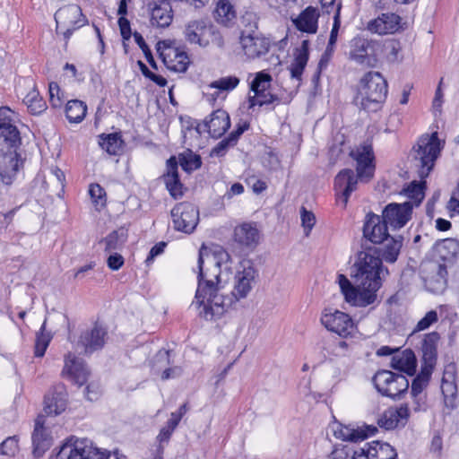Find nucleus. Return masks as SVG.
<instances>
[{"label": "nucleus", "instance_id": "obj_1", "mask_svg": "<svg viewBox=\"0 0 459 459\" xmlns=\"http://www.w3.org/2000/svg\"><path fill=\"white\" fill-rule=\"evenodd\" d=\"M204 246L199 250L197 261V289L195 291V305L198 309L200 317L206 321L221 318L232 304V299L219 294L221 290V262L213 258L212 264L204 268Z\"/></svg>", "mask_w": 459, "mask_h": 459}, {"label": "nucleus", "instance_id": "obj_2", "mask_svg": "<svg viewBox=\"0 0 459 459\" xmlns=\"http://www.w3.org/2000/svg\"><path fill=\"white\" fill-rule=\"evenodd\" d=\"M440 148L437 134L421 136L412 148V162L420 181L413 180L403 189L405 195L419 206L425 197L426 178L432 171Z\"/></svg>", "mask_w": 459, "mask_h": 459}, {"label": "nucleus", "instance_id": "obj_3", "mask_svg": "<svg viewBox=\"0 0 459 459\" xmlns=\"http://www.w3.org/2000/svg\"><path fill=\"white\" fill-rule=\"evenodd\" d=\"M387 94L388 84L381 73L369 71L359 80L353 103L359 110L375 113L382 108Z\"/></svg>", "mask_w": 459, "mask_h": 459}, {"label": "nucleus", "instance_id": "obj_4", "mask_svg": "<svg viewBox=\"0 0 459 459\" xmlns=\"http://www.w3.org/2000/svg\"><path fill=\"white\" fill-rule=\"evenodd\" d=\"M360 244L357 259L351 267V277L356 284L365 285L368 281H381L380 273L383 269L379 247Z\"/></svg>", "mask_w": 459, "mask_h": 459}, {"label": "nucleus", "instance_id": "obj_5", "mask_svg": "<svg viewBox=\"0 0 459 459\" xmlns=\"http://www.w3.org/2000/svg\"><path fill=\"white\" fill-rule=\"evenodd\" d=\"M339 285L345 300L355 307H366L376 302L377 291L380 289L382 281H368L365 285L354 286L343 274H339Z\"/></svg>", "mask_w": 459, "mask_h": 459}, {"label": "nucleus", "instance_id": "obj_6", "mask_svg": "<svg viewBox=\"0 0 459 459\" xmlns=\"http://www.w3.org/2000/svg\"><path fill=\"white\" fill-rule=\"evenodd\" d=\"M184 35L187 42L201 48H207L211 44L220 48L224 46L222 35L207 19L190 21L185 27Z\"/></svg>", "mask_w": 459, "mask_h": 459}, {"label": "nucleus", "instance_id": "obj_7", "mask_svg": "<svg viewBox=\"0 0 459 459\" xmlns=\"http://www.w3.org/2000/svg\"><path fill=\"white\" fill-rule=\"evenodd\" d=\"M372 382L378 393L393 400L402 399L410 386L409 380L404 375L385 369L378 370L374 375Z\"/></svg>", "mask_w": 459, "mask_h": 459}, {"label": "nucleus", "instance_id": "obj_8", "mask_svg": "<svg viewBox=\"0 0 459 459\" xmlns=\"http://www.w3.org/2000/svg\"><path fill=\"white\" fill-rule=\"evenodd\" d=\"M54 19L56 23V31L63 35L65 44L75 30L88 24V19L82 13V8L74 4L60 7L55 13Z\"/></svg>", "mask_w": 459, "mask_h": 459}, {"label": "nucleus", "instance_id": "obj_9", "mask_svg": "<svg viewBox=\"0 0 459 459\" xmlns=\"http://www.w3.org/2000/svg\"><path fill=\"white\" fill-rule=\"evenodd\" d=\"M379 48L378 41L357 36L350 41L349 59L359 65L375 67Z\"/></svg>", "mask_w": 459, "mask_h": 459}, {"label": "nucleus", "instance_id": "obj_10", "mask_svg": "<svg viewBox=\"0 0 459 459\" xmlns=\"http://www.w3.org/2000/svg\"><path fill=\"white\" fill-rule=\"evenodd\" d=\"M420 275L425 289L435 294L443 293L447 285V266L436 261L423 263L420 267Z\"/></svg>", "mask_w": 459, "mask_h": 459}, {"label": "nucleus", "instance_id": "obj_11", "mask_svg": "<svg viewBox=\"0 0 459 459\" xmlns=\"http://www.w3.org/2000/svg\"><path fill=\"white\" fill-rule=\"evenodd\" d=\"M173 227L177 231L191 234L199 222V211L188 202L176 204L170 212Z\"/></svg>", "mask_w": 459, "mask_h": 459}, {"label": "nucleus", "instance_id": "obj_12", "mask_svg": "<svg viewBox=\"0 0 459 459\" xmlns=\"http://www.w3.org/2000/svg\"><path fill=\"white\" fill-rule=\"evenodd\" d=\"M389 238L388 226L380 215L369 212L365 216L363 224V238L360 244L377 247Z\"/></svg>", "mask_w": 459, "mask_h": 459}, {"label": "nucleus", "instance_id": "obj_13", "mask_svg": "<svg viewBox=\"0 0 459 459\" xmlns=\"http://www.w3.org/2000/svg\"><path fill=\"white\" fill-rule=\"evenodd\" d=\"M350 156L356 161V171L359 180L368 182L374 177L376 169L372 144H360L350 152Z\"/></svg>", "mask_w": 459, "mask_h": 459}, {"label": "nucleus", "instance_id": "obj_14", "mask_svg": "<svg viewBox=\"0 0 459 459\" xmlns=\"http://www.w3.org/2000/svg\"><path fill=\"white\" fill-rule=\"evenodd\" d=\"M157 52L169 70L177 73H185L187 70L190 60L185 51L171 47L166 41H160L157 44Z\"/></svg>", "mask_w": 459, "mask_h": 459}, {"label": "nucleus", "instance_id": "obj_15", "mask_svg": "<svg viewBox=\"0 0 459 459\" xmlns=\"http://www.w3.org/2000/svg\"><path fill=\"white\" fill-rule=\"evenodd\" d=\"M322 325L333 333L342 337H347L351 334L354 323L351 317L342 311L325 308L321 316Z\"/></svg>", "mask_w": 459, "mask_h": 459}, {"label": "nucleus", "instance_id": "obj_16", "mask_svg": "<svg viewBox=\"0 0 459 459\" xmlns=\"http://www.w3.org/2000/svg\"><path fill=\"white\" fill-rule=\"evenodd\" d=\"M413 204L411 201L403 204L390 203L382 212V219L392 229L399 230L404 227L411 219Z\"/></svg>", "mask_w": 459, "mask_h": 459}, {"label": "nucleus", "instance_id": "obj_17", "mask_svg": "<svg viewBox=\"0 0 459 459\" xmlns=\"http://www.w3.org/2000/svg\"><path fill=\"white\" fill-rule=\"evenodd\" d=\"M0 140L8 149H19L22 145L21 133L14 124L13 111L0 108Z\"/></svg>", "mask_w": 459, "mask_h": 459}, {"label": "nucleus", "instance_id": "obj_18", "mask_svg": "<svg viewBox=\"0 0 459 459\" xmlns=\"http://www.w3.org/2000/svg\"><path fill=\"white\" fill-rule=\"evenodd\" d=\"M359 179V174H355L351 169H343L335 176L333 187L336 193V201L342 204L343 208L347 206L351 193L357 189Z\"/></svg>", "mask_w": 459, "mask_h": 459}, {"label": "nucleus", "instance_id": "obj_19", "mask_svg": "<svg viewBox=\"0 0 459 459\" xmlns=\"http://www.w3.org/2000/svg\"><path fill=\"white\" fill-rule=\"evenodd\" d=\"M260 231L255 223L244 222L234 229L233 244L241 253L248 254L259 243Z\"/></svg>", "mask_w": 459, "mask_h": 459}, {"label": "nucleus", "instance_id": "obj_20", "mask_svg": "<svg viewBox=\"0 0 459 459\" xmlns=\"http://www.w3.org/2000/svg\"><path fill=\"white\" fill-rule=\"evenodd\" d=\"M239 44L244 55L248 59L259 58L265 56L271 48V40L263 33L239 36Z\"/></svg>", "mask_w": 459, "mask_h": 459}, {"label": "nucleus", "instance_id": "obj_21", "mask_svg": "<svg viewBox=\"0 0 459 459\" xmlns=\"http://www.w3.org/2000/svg\"><path fill=\"white\" fill-rule=\"evenodd\" d=\"M107 335L106 327L96 322L91 329L81 333L77 346L82 347L86 354H91L104 347Z\"/></svg>", "mask_w": 459, "mask_h": 459}, {"label": "nucleus", "instance_id": "obj_22", "mask_svg": "<svg viewBox=\"0 0 459 459\" xmlns=\"http://www.w3.org/2000/svg\"><path fill=\"white\" fill-rule=\"evenodd\" d=\"M46 420L43 414H39L35 420L34 429L31 435L32 454L34 457L39 458L52 446L50 431L45 427Z\"/></svg>", "mask_w": 459, "mask_h": 459}, {"label": "nucleus", "instance_id": "obj_23", "mask_svg": "<svg viewBox=\"0 0 459 459\" xmlns=\"http://www.w3.org/2000/svg\"><path fill=\"white\" fill-rule=\"evenodd\" d=\"M22 164L18 149L0 150V180L5 185H11L20 166Z\"/></svg>", "mask_w": 459, "mask_h": 459}, {"label": "nucleus", "instance_id": "obj_24", "mask_svg": "<svg viewBox=\"0 0 459 459\" xmlns=\"http://www.w3.org/2000/svg\"><path fill=\"white\" fill-rule=\"evenodd\" d=\"M432 373L433 370L420 367V372L412 380L411 395L414 411H425L427 408L426 395H422V392L429 385Z\"/></svg>", "mask_w": 459, "mask_h": 459}, {"label": "nucleus", "instance_id": "obj_25", "mask_svg": "<svg viewBox=\"0 0 459 459\" xmlns=\"http://www.w3.org/2000/svg\"><path fill=\"white\" fill-rule=\"evenodd\" d=\"M90 371L85 362L69 352L65 358V366L62 370V376L67 377L74 384L82 386L89 377Z\"/></svg>", "mask_w": 459, "mask_h": 459}, {"label": "nucleus", "instance_id": "obj_26", "mask_svg": "<svg viewBox=\"0 0 459 459\" xmlns=\"http://www.w3.org/2000/svg\"><path fill=\"white\" fill-rule=\"evenodd\" d=\"M257 271L253 266L244 267L235 275V284L230 297L232 299L239 300L245 299L252 290L253 283L257 277Z\"/></svg>", "mask_w": 459, "mask_h": 459}, {"label": "nucleus", "instance_id": "obj_27", "mask_svg": "<svg viewBox=\"0 0 459 459\" xmlns=\"http://www.w3.org/2000/svg\"><path fill=\"white\" fill-rule=\"evenodd\" d=\"M410 416L407 403L402 404L398 408H389L377 420L380 428L386 430H392L398 427H404Z\"/></svg>", "mask_w": 459, "mask_h": 459}, {"label": "nucleus", "instance_id": "obj_28", "mask_svg": "<svg viewBox=\"0 0 459 459\" xmlns=\"http://www.w3.org/2000/svg\"><path fill=\"white\" fill-rule=\"evenodd\" d=\"M401 17L394 13H382L377 18L371 20L367 29L372 33L380 35L394 33L400 28Z\"/></svg>", "mask_w": 459, "mask_h": 459}, {"label": "nucleus", "instance_id": "obj_29", "mask_svg": "<svg viewBox=\"0 0 459 459\" xmlns=\"http://www.w3.org/2000/svg\"><path fill=\"white\" fill-rule=\"evenodd\" d=\"M439 340L440 334L437 332L425 334L421 346L422 368L434 370L437 361V344Z\"/></svg>", "mask_w": 459, "mask_h": 459}, {"label": "nucleus", "instance_id": "obj_30", "mask_svg": "<svg viewBox=\"0 0 459 459\" xmlns=\"http://www.w3.org/2000/svg\"><path fill=\"white\" fill-rule=\"evenodd\" d=\"M151 9V24L158 28H167L173 21V10L169 2L159 0L149 4Z\"/></svg>", "mask_w": 459, "mask_h": 459}, {"label": "nucleus", "instance_id": "obj_31", "mask_svg": "<svg viewBox=\"0 0 459 459\" xmlns=\"http://www.w3.org/2000/svg\"><path fill=\"white\" fill-rule=\"evenodd\" d=\"M209 117L204 121V126L212 138H220L230 126V116L223 109L213 111Z\"/></svg>", "mask_w": 459, "mask_h": 459}, {"label": "nucleus", "instance_id": "obj_32", "mask_svg": "<svg viewBox=\"0 0 459 459\" xmlns=\"http://www.w3.org/2000/svg\"><path fill=\"white\" fill-rule=\"evenodd\" d=\"M86 442L74 436L70 437L61 446L55 459H89L85 454Z\"/></svg>", "mask_w": 459, "mask_h": 459}, {"label": "nucleus", "instance_id": "obj_33", "mask_svg": "<svg viewBox=\"0 0 459 459\" xmlns=\"http://www.w3.org/2000/svg\"><path fill=\"white\" fill-rule=\"evenodd\" d=\"M318 10L316 7L307 6L293 20V23L299 31L315 34L318 29Z\"/></svg>", "mask_w": 459, "mask_h": 459}, {"label": "nucleus", "instance_id": "obj_34", "mask_svg": "<svg viewBox=\"0 0 459 459\" xmlns=\"http://www.w3.org/2000/svg\"><path fill=\"white\" fill-rule=\"evenodd\" d=\"M67 405V394L54 391L45 395L43 415L56 416L65 411Z\"/></svg>", "mask_w": 459, "mask_h": 459}, {"label": "nucleus", "instance_id": "obj_35", "mask_svg": "<svg viewBox=\"0 0 459 459\" xmlns=\"http://www.w3.org/2000/svg\"><path fill=\"white\" fill-rule=\"evenodd\" d=\"M377 428L375 426H364L363 428L352 429L348 426H341L334 431L337 438L344 441L358 442L367 439L368 437L375 435Z\"/></svg>", "mask_w": 459, "mask_h": 459}, {"label": "nucleus", "instance_id": "obj_36", "mask_svg": "<svg viewBox=\"0 0 459 459\" xmlns=\"http://www.w3.org/2000/svg\"><path fill=\"white\" fill-rule=\"evenodd\" d=\"M390 366L400 372L413 376L416 371V357L414 352L407 349L401 354L394 355L391 359Z\"/></svg>", "mask_w": 459, "mask_h": 459}, {"label": "nucleus", "instance_id": "obj_37", "mask_svg": "<svg viewBox=\"0 0 459 459\" xmlns=\"http://www.w3.org/2000/svg\"><path fill=\"white\" fill-rule=\"evenodd\" d=\"M434 251L443 264L452 263L459 253V242L455 238L437 240L434 245Z\"/></svg>", "mask_w": 459, "mask_h": 459}, {"label": "nucleus", "instance_id": "obj_38", "mask_svg": "<svg viewBox=\"0 0 459 459\" xmlns=\"http://www.w3.org/2000/svg\"><path fill=\"white\" fill-rule=\"evenodd\" d=\"M387 242L385 244L383 249L379 248L380 258L382 262L385 261L389 264L396 262L398 255L403 247V236L391 237L385 239Z\"/></svg>", "mask_w": 459, "mask_h": 459}, {"label": "nucleus", "instance_id": "obj_39", "mask_svg": "<svg viewBox=\"0 0 459 459\" xmlns=\"http://www.w3.org/2000/svg\"><path fill=\"white\" fill-rule=\"evenodd\" d=\"M99 143L103 150L110 155H118L122 152L125 142L121 133L102 134L100 136Z\"/></svg>", "mask_w": 459, "mask_h": 459}, {"label": "nucleus", "instance_id": "obj_40", "mask_svg": "<svg viewBox=\"0 0 459 459\" xmlns=\"http://www.w3.org/2000/svg\"><path fill=\"white\" fill-rule=\"evenodd\" d=\"M65 117L70 123L82 122L87 112L86 104L79 100H71L65 105Z\"/></svg>", "mask_w": 459, "mask_h": 459}, {"label": "nucleus", "instance_id": "obj_41", "mask_svg": "<svg viewBox=\"0 0 459 459\" xmlns=\"http://www.w3.org/2000/svg\"><path fill=\"white\" fill-rule=\"evenodd\" d=\"M215 20L223 25H229L235 18L236 12L230 0H220L213 13Z\"/></svg>", "mask_w": 459, "mask_h": 459}, {"label": "nucleus", "instance_id": "obj_42", "mask_svg": "<svg viewBox=\"0 0 459 459\" xmlns=\"http://www.w3.org/2000/svg\"><path fill=\"white\" fill-rule=\"evenodd\" d=\"M281 103V98L270 91H263L254 96H248V108H254L255 106L263 107L265 106L266 109L273 110L274 107H269L271 104L279 105Z\"/></svg>", "mask_w": 459, "mask_h": 459}, {"label": "nucleus", "instance_id": "obj_43", "mask_svg": "<svg viewBox=\"0 0 459 459\" xmlns=\"http://www.w3.org/2000/svg\"><path fill=\"white\" fill-rule=\"evenodd\" d=\"M127 239V233L124 229L111 231L106 238L101 239L105 244V252L110 253L121 249Z\"/></svg>", "mask_w": 459, "mask_h": 459}, {"label": "nucleus", "instance_id": "obj_44", "mask_svg": "<svg viewBox=\"0 0 459 459\" xmlns=\"http://www.w3.org/2000/svg\"><path fill=\"white\" fill-rule=\"evenodd\" d=\"M23 102L32 115H39L47 108L46 101L39 96L35 86L23 98Z\"/></svg>", "mask_w": 459, "mask_h": 459}, {"label": "nucleus", "instance_id": "obj_45", "mask_svg": "<svg viewBox=\"0 0 459 459\" xmlns=\"http://www.w3.org/2000/svg\"><path fill=\"white\" fill-rule=\"evenodd\" d=\"M178 161L182 169L187 173H191L202 166L200 155L194 153L189 149L178 154Z\"/></svg>", "mask_w": 459, "mask_h": 459}, {"label": "nucleus", "instance_id": "obj_46", "mask_svg": "<svg viewBox=\"0 0 459 459\" xmlns=\"http://www.w3.org/2000/svg\"><path fill=\"white\" fill-rule=\"evenodd\" d=\"M46 320L42 324L39 331L36 334L34 346V356L41 358L44 356L53 336L50 333H46Z\"/></svg>", "mask_w": 459, "mask_h": 459}, {"label": "nucleus", "instance_id": "obj_47", "mask_svg": "<svg viewBox=\"0 0 459 459\" xmlns=\"http://www.w3.org/2000/svg\"><path fill=\"white\" fill-rule=\"evenodd\" d=\"M258 15L253 11H246L240 18L242 30L239 36L252 35L258 31Z\"/></svg>", "mask_w": 459, "mask_h": 459}, {"label": "nucleus", "instance_id": "obj_48", "mask_svg": "<svg viewBox=\"0 0 459 459\" xmlns=\"http://www.w3.org/2000/svg\"><path fill=\"white\" fill-rule=\"evenodd\" d=\"M441 391L444 396L446 407L450 410L455 409V399L457 397L456 380H442Z\"/></svg>", "mask_w": 459, "mask_h": 459}, {"label": "nucleus", "instance_id": "obj_49", "mask_svg": "<svg viewBox=\"0 0 459 459\" xmlns=\"http://www.w3.org/2000/svg\"><path fill=\"white\" fill-rule=\"evenodd\" d=\"M239 83V79L236 76H227L213 81L209 84L210 88L216 89L218 91L212 94L213 100L219 97L220 91H230L235 89Z\"/></svg>", "mask_w": 459, "mask_h": 459}, {"label": "nucleus", "instance_id": "obj_50", "mask_svg": "<svg viewBox=\"0 0 459 459\" xmlns=\"http://www.w3.org/2000/svg\"><path fill=\"white\" fill-rule=\"evenodd\" d=\"M273 78L266 72H258L250 83V90L255 94L267 91L270 88Z\"/></svg>", "mask_w": 459, "mask_h": 459}, {"label": "nucleus", "instance_id": "obj_51", "mask_svg": "<svg viewBox=\"0 0 459 459\" xmlns=\"http://www.w3.org/2000/svg\"><path fill=\"white\" fill-rule=\"evenodd\" d=\"M170 196L175 200L184 195V185L179 177L162 179Z\"/></svg>", "mask_w": 459, "mask_h": 459}, {"label": "nucleus", "instance_id": "obj_52", "mask_svg": "<svg viewBox=\"0 0 459 459\" xmlns=\"http://www.w3.org/2000/svg\"><path fill=\"white\" fill-rule=\"evenodd\" d=\"M133 36L134 38L135 43L139 46V48L143 52V55L146 58L147 62L151 65V67L154 70H158V65L152 56V50L150 49L149 46L146 44L142 34L135 31V32H134Z\"/></svg>", "mask_w": 459, "mask_h": 459}, {"label": "nucleus", "instance_id": "obj_53", "mask_svg": "<svg viewBox=\"0 0 459 459\" xmlns=\"http://www.w3.org/2000/svg\"><path fill=\"white\" fill-rule=\"evenodd\" d=\"M308 57H306L304 55H296L293 62L290 65V71L291 78L301 80L302 74L305 70V67L307 64Z\"/></svg>", "mask_w": 459, "mask_h": 459}, {"label": "nucleus", "instance_id": "obj_54", "mask_svg": "<svg viewBox=\"0 0 459 459\" xmlns=\"http://www.w3.org/2000/svg\"><path fill=\"white\" fill-rule=\"evenodd\" d=\"M49 103L53 108H61L64 102V94L59 85L51 82L48 84Z\"/></svg>", "mask_w": 459, "mask_h": 459}, {"label": "nucleus", "instance_id": "obj_55", "mask_svg": "<svg viewBox=\"0 0 459 459\" xmlns=\"http://www.w3.org/2000/svg\"><path fill=\"white\" fill-rule=\"evenodd\" d=\"M372 445L377 451L378 459H397L396 450L388 443L374 441Z\"/></svg>", "mask_w": 459, "mask_h": 459}, {"label": "nucleus", "instance_id": "obj_56", "mask_svg": "<svg viewBox=\"0 0 459 459\" xmlns=\"http://www.w3.org/2000/svg\"><path fill=\"white\" fill-rule=\"evenodd\" d=\"M137 65L144 77L148 78L160 87H165L167 85V79L161 75L152 73L142 60L137 61Z\"/></svg>", "mask_w": 459, "mask_h": 459}, {"label": "nucleus", "instance_id": "obj_57", "mask_svg": "<svg viewBox=\"0 0 459 459\" xmlns=\"http://www.w3.org/2000/svg\"><path fill=\"white\" fill-rule=\"evenodd\" d=\"M300 218L305 235L307 237L315 226L316 216L311 211H307L304 206H302L300 210Z\"/></svg>", "mask_w": 459, "mask_h": 459}, {"label": "nucleus", "instance_id": "obj_58", "mask_svg": "<svg viewBox=\"0 0 459 459\" xmlns=\"http://www.w3.org/2000/svg\"><path fill=\"white\" fill-rule=\"evenodd\" d=\"M18 451V439L15 436L5 438L0 444V454L7 456H14Z\"/></svg>", "mask_w": 459, "mask_h": 459}, {"label": "nucleus", "instance_id": "obj_59", "mask_svg": "<svg viewBox=\"0 0 459 459\" xmlns=\"http://www.w3.org/2000/svg\"><path fill=\"white\" fill-rule=\"evenodd\" d=\"M179 177L178 161L176 156H170L166 161V171L161 176V179Z\"/></svg>", "mask_w": 459, "mask_h": 459}, {"label": "nucleus", "instance_id": "obj_60", "mask_svg": "<svg viewBox=\"0 0 459 459\" xmlns=\"http://www.w3.org/2000/svg\"><path fill=\"white\" fill-rule=\"evenodd\" d=\"M438 320L437 313L435 310L429 311L417 324L415 331H423Z\"/></svg>", "mask_w": 459, "mask_h": 459}, {"label": "nucleus", "instance_id": "obj_61", "mask_svg": "<svg viewBox=\"0 0 459 459\" xmlns=\"http://www.w3.org/2000/svg\"><path fill=\"white\" fill-rule=\"evenodd\" d=\"M89 194H90L92 201L96 204L100 203L101 204H103L104 202L106 201V199H105L106 192H105L104 188L97 183H92L90 185Z\"/></svg>", "mask_w": 459, "mask_h": 459}, {"label": "nucleus", "instance_id": "obj_62", "mask_svg": "<svg viewBox=\"0 0 459 459\" xmlns=\"http://www.w3.org/2000/svg\"><path fill=\"white\" fill-rule=\"evenodd\" d=\"M386 49L388 50V58L390 61L394 62L400 60L399 54L402 50L400 41L391 39L387 42Z\"/></svg>", "mask_w": 459, "mask_h": 459}, {"label": "nucleus", "instance_id": "obj_63", "mask_svg": "<svg viewBox=\"0 0 459 459\" xmlns=\"http://www.w3.org/2000/svg\"><path fill=\"white\" fill-rule=\"evenodd\" d=\"M232 146H235V144L231 143L230 139L227 136L220 141L214 148H212L211 154L217 157L224 156L227 150Z\"/></svg>", "mask_w": 459, "mask_h": 459}, {"label": "nucleus", "instance_id": "obj_64", "mask_svg": "<svg viewBox=\"0 0 459 459\" xmlns=\"http://www.w3.org/2000/svg\"><path fill=\"white\" fill-rule=\"evenodd\" d=\"M125 263L124 257L118 253L111 254L107 259L108 267L112 271L119 270Z\"/></svg>", "mask_w": 459, "mask_h": 459}]
</instances>
